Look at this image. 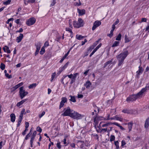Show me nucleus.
Returning <instances> with one entry per match:
<instances>
[{"mask_svg": "<svg viewBox=\"0 0 149 149\" xmlns=\"http://www.w3.org/2000/svg\"><path fill=\"white\" fill-rule=\"evenodd\" d=\"M148 90H149V83L146 84L145 88H142L141 91L137 94L133 95L127 97L126 99V101L128 102L130 101H135L137 98L142 95L143 93Z\"/></svg>", "mask_w": 149, "mask_h": 149, "instance_id": "obj_1", "label": "nucleus"}, {"mask_svg": "<svg viewBox=\"0 0 149 149\" xmlns=\"http://www.w3.org/2000/svg\"><path fill=\"white\" fill-rule=\"evenodd\" d=\"M128 54L129 52L128 51L126 50L117 56L116 58L118 61V66H120L123 64L125 59Z\"/></svg>", "mask_w": 149, "mask_h": 149, "instance_id": "obj_2", "label": "nucleus"}, {"mask_svg": "<svg viewBox=\"0 0 149 149\" xmlns=\"http://www.w3.org/2000/svg\"><path fill=\"white\" fill-rule=\"evenodd\" d=\"M84 117L83 115L73 110V112L71 113V117L74 119L79 120L81 119Z\"/></svg>", "mask_w": 149, "mask_h": 149, "instance_id": "obj_3", "label": "nucleus"}, {"mask_svg": "<svg viewBox=\"0 0 149 149\" xmlns=\"http://www.w3.org/2000/svg\"><path fill=\"white\" fill-rule=\"evenodd\" d=\"M84 24L83 21L81 18H79L78 21H74L73 23L74 27L76 28H78L83 26Z\"/></svg>", "mask_w": 149, "mask_h": 149, "instance_id": "obj_4", "label": "nucleus"}, {"mask_svg": "<svg viewBox=\"0 0 149 149\" xmlns=\"http://www.w3.org/2000/svg\"><path fill=\"white\" fill-rule=\"evenodd\" d=\"M19 95L20 98L22 99L28 94L29 93L28 92L26 91L24 89L23 86L19 88Z\"/></svg>", "mask_w": 149, "mask_h": 149, "instance_id": "obj_5", "label": "nucleus"}, {"mask_svg": "<svg viewBox=\"0 0 149 149\" xmlns=\"http://www.w3.org/2000/svg\"><path fill=\"white\" fill-rule=\"evenodd\" d=\"M65 111L62 114V115L64 116H71V113H72L73 110H71L70 107H68L67 108H65L64 109Z\"/></svg>", "mask_w": 149, "mask_h": 149, "instance_id": "obj_6", "label": "nucleus"}, {"mask_svg": "<svg viewBox=\"0 0 149 149\" xmlns=\"http://www.w3.org/2000/svg\"><path fill=\"white\" fill-rule=\"evenodd\" d=\"M36 22V19L34 17H32L26 21V24L28 26H30L34 24Z\"/></svg>", "mask_w": 149, "mask_h": 149, "instance_id": "obj_7", "label": "nucleus"}, {"mask_svg": "<svg viewBox=\"0 0 149 149\" xmlns=\"http://www.w3.org/2000/svg\"><path fill=\"white\" fill-rule=\"evenodd\" d=\"M101 22L99 21H96L94 23L93 26L92 28V30L93 31L95 29L101 24Z\"/></svg>", "mask_w": 149, "mask_h": 149, "instance_id": "obj_8", "label": "nucleus"}, {"mask_svg": "<svg viewBox=\"0 0 149 149\" xmlns=\"http://www.w3.org/2000/svg\"><path fill=\"white\" fill-rule=\"evenodd\" d=\"M67 99L65 97H63L61 98V101L60 102L59 107V109H61L64 105L65 103L67 102Z\"/></svg>", "mask_w": 149, "mask_h": 149, "instance_id": "obj_9", "label": "nucleus"}, {"mask_svg": "<svg viewBox=\"0 0 149 149\" xmlns=\"http://www.w3.org/2000/svg\"><path fill=\"white\" fill-rule=\"evenodd\" d=\"M76 75H67L68 77L70 79H71V81H70V84H72L75 81V79L76 78Z\"/></svg>", "mask_w": 149, "mask_h": 149, "instance_id": "obj_10", "label": "nucleus"}, {"mask_svg": "<svg viewBox=\"0 0 149 149\" xmlns=\"http://www.w3.org/2000/svg\"><path fill=\"white\" fill-rule=\"evenodd\" d=\"M23 84V82L20 83L13 87L11 89L13 91H14L20 86H22Z\"/></svg>", "mask_w": 149, "mask_h": 149, "instance_id": "obj_11", "label": "nucleus"}, {"mask_svg": "<svg viewBox=\"0 0 149 149\" xmlns=\"http://www.w3.org/2000/svg\"><path fill=\"white\" fill-rule=\"evenodd\" d=\"M23 37L22 34L20 33L19 36L17 37L16 39V41L17 43L20 42L22 40Z\"/></svg>", "mask_w": 149, "mask_h": 149, "instance_id": "obj_12", "label": "nucleus"}, {"mask_svg": "<svg viewBox=\"0 0 149 149\" xmlns=\"http://www.w3.org/2000/svg\"><path fill=\"white\" fill-rule=\"evenodd\" d=\"M3 49L4 52H7L8 54H9L11 52L9 47L7 46H5L3 47Z\"/></svg>", "mask_w": 149, "mask_h": 149, "instance_id": "obj_13", "label": "nucleus"}, {"mask_svg": "<svg viewBox=\"0 0 149 149\" xmlns=\"http://www.w3.org/2000/svg\"><path fill=\"white\" fill-rule=\"evenodd\" d=\"M77 11L79 15H82L85 14L86 12V11L84 9L80 10L78 9Z\"/></svg>", "mask_w": 149, "mask_h": 149, "instance_id": "obj_14", "label": "nucleus"}, {"mask_svg": "<svg viewBox=\"0 0 149 149\" xmlns=\"http://www.w3.org/2000/svg\"><path fill=\"white\" fill-rule=\"evenodd\" d=\"M128 125V129L129 130V131H131L132 129V127L133 125V122L132 121H131L129 123H127Z\"/></svg>", "mask_w": 149, "mask_h": 149, "instance_id": "obj_15", "label": "nucleus"}, {"mask_svg": "<svg viewBox=\"0 0 149 149\" xmlns=\"http://www.w3.org/2000/svg\"><path fill=\"white\" fill-rule=\"evenodd\" d=\"M91 83L89 81H87L84 84L86 88H89L91 85Z\"/></svg>", "mask_w": 149, "mask_h": 149, "instance_id": "obj_16", "label": "nucleus"}, {"mask_svg": "<svg viewBox=\"0 0 149 149\" xmlns=\"http://www.w3.org/2000/svg\"><path fill=\"white\" fill-rule=\"evenodd\" d=\"M68 63H66L63 67H61L59 69L60 73L65 70L68 66Z\"/></svg>", "mask_w": 149, "mask_h": 149, "instance_id": "obj_17", "label": "nucleus"}, {"mask_svg": "<svg viewBox=\"0 0 149 149\" xmlns=\"http://www.w3.org/2000/svg\"><path fill=\"white\" fill-rule=\"evenodd\" d=\"M35 0H24V3L25 5H27L29 3H34L35 2Z\"/></svg>", "mask_w": 149, "mask_h": 149, "instance_id": "obj_18", "label": "nucleus"}, {"mask_svg": "<svg viewBox=\"0 0 149 149\" xmlns=\"http://www.w3.org/2000/svg\"><path fill=\"white\" fill-rule=\"evenodd\" d=\"M149 126V117L146 120L144 127L146 129H148Z\"/></svg>", "mask_w": 149, "mask_h": 149, "instance_id": "obj_19", "label": "nucleus"}, {"mask_svg": "<svg viewBox=\"0 0 149 149\" xmlns=\"http://www.w3.org/2000/svg\"><path fill=\"white\" fill-rule=\"evenodd\" d=\"M27 99H26L24 100H23L21 101L18 102L16 105V106L17 107H19L20 105L22 104L24 102H25L27 100Z\"/></svg>", "mask_w": 149, "mask_h": 149, "instance_id": "obj_20", "label": "nucleus"}, {"mask_svg": "<svg viewBox=\"0 0 149 149\" xmlns=\"http://www.w3.org/2000/svg\"><path fill=\"white\" fill-rule=\"evenodd\" d=\"M10 117L11 118V121L13 123L15 121L16 118L15 116V114L13 113L11 114L10 115Z\"/></svg>", "mask_w": 149, "mask_h": 149, "instance_id": "obj_21", "label": "nucleus"}, {"mask_svg": "<svg viewBox=\"0 0 149 149\" xmlns=\"http://www.w3.org/2000/svg\"><path fill=\"white\" fill-rule=\"evenodd\" d=\"M139 70L136 72L138 74H142L143 71V68L141 67V65L139 66Z\"/></svg>", "mask_w": 149, "mask_h": 149, "instance_id": "obj_22", "label": "nucleus"}, {"mask_svg": "<svg viewBox=\"0 0 149 149\" xmlns=\"http://www.w3.org/2000/svg\"><path fill=\"white\" fill-rule=\"evenodd\" d=\"M122 112L124 113H130L132 112V111L130 109H125L123 110Z\"/></svg>", "mask_w": 149, "mask_h": 149, "instance_id": "obj_23", "label": "nucleus"}, {"mask_svg": "<svg viewBox=\"0 0 149 149\" xmlns=\"http://www.w3.org/2000/svg\"><path fill=\"white\" fill-rule=\"evenodd\" d=\"M72 29L71 28L67 27L65 28V30L66 31L69 32L70 33V36L72 38L73 37V32Z\"/></svg>", "mask_w": 149, "mask_h": 149, "instance_id": "obj_24", "label": "nucleus"}, {"mask_svg": "<svg viewBox=\"0 0 149 149\" xmlns=\"http://www.w3.org/2000/svg\"><path fill=\"white\" fill-rule=\"evenodd\" d=\"M115 120H119L120 121H122L123 118L120 116H119L118 115H116L115 116Z\"/></svg>", "mask_w": 149, "mask_h": 149, "instance_id": "obj_25", "label": "nucleus"}, {"mask_svg": "<svg viewBox=\"0 0 149 149\" xmlns=\"http://www.w3.org/2000/svg\"><path fill=\"white\" fill-rule=\"evenodd\" d=\"M113 59H111V61H107V62H106L105 63H104V67H105L106 66H107L108 65H110L112 64L111 63Z\"/></svg>", "mask_w": 149, "mask_h": 149, "instance_id": "obj_26", "label": "nucleus"}, {"mask_svg": "<svg viewBox=\"0 0 149 149\" xmlns=\"http://www.w3.org/2000/svg\"><path fill=\"white\" fill-rule=\"evenodd\" d=\"M112 125V123L111 122H108L102 125V127H107L108 126L111 125Z\"/></svg>", "mask_w": 149, "mask_h": 149, "instance_id": "obj_27", "label": "nucleus"}, {"mask_svg": "<svg viewBox=\"0 0 149 149\" xmlns=\"http://www.w3.org/2000/svg\"><path fill=\"white\" fill-rule=\"evenodd\" d=\"M37 84L36 83H33L30 84L28 88L29 89H32L35 88L37 85Z\"/></svg>", "mask_w": 149, "mask_h": 149, "instance_id": "obj_28", "label": "nucleus"}, {"mask_svg": "<svg viewBox=\"0 0 149 149\" xmlns=\"http://www.w3.org/2000/svg\"><path fill=\"white\" fill-rule=\"evenodd\" d=\"M119 43L120 42L118 41H115L114 42L111 47H113L117 46L119 45Z\"/></svg>", "mask_w": 149, "mask_h": 149, "instance_id": "obj_29", "label": "nucleus"}, {"mask_svg": "<svg viewBox=\"0 0 149 149\" xmlns=\"http://www.w3.org/2000/svg\"><path fill=\"white\" fill-rule=\"evenodd\" d=\"M36 47V49H40L41 47V42H38L37 44L35 45Z\"/></svg>", "mask_w": 149, "mask_h": 149, "instance_id": "obj_30", "label": "nucleus"}, {"mask_svg": "<svg viewBox=\"0 0 149 149\" xmlns=\"http://www.w3.org/2000/svg\"><path fill=\"white\" fill-rule=\"evenodd\" d=\"M130 40L129 38H128L127 35H125V43H127L129 42Z\"/></svg>", "mask_w": 149, "mask_h": 149, "instance_id": "obj_31", "label": "nucleus"}, {"mask_svg": "<svg viewBox=\"0 0 149 149\" xmlns=\"http://www.w3.org/2000/svg\"><path fill=\"white\" fill-rule=\"evenodd\" d=\"M114 144L116 147V149H119V143L118 141H115Z\"/></svg>", "mask_w": 149, "mask_h": 149, "instance_id": "obj_32", "label": "nucleus"}, {"mask_svg": "<svg viewBox=\"0 0 149 149\" xmlns=\"http://www.w3.org/2000/svg\"><path fill=\"white\" fill-rule=\"evenodd\" d=\"M121 34L120 33H119L116 38V40L118 41L120 40L121 39Z\"/></svg>", "mask_w": 149, "mask_h": 149, "instance_id": "obj_33", "label": "nucleus"}, {"mask_svg": "<svg viewBox=\"0 0 149 149\" xmlns=\"http://www.w3.org/2000/svg\"><path fill=\"white\" fill-rule=\"evenodd\" d=\"M11 1V0H8L7 1L4 2L3 3V4L6 5H8L10 3Z\"/></svg>", "mask_w": 149, "mask_h": 149, "instance_id": "obj_34", "label": "nucleus"}, {"mask_svg": "<svg viewBox=\"0 0 149 149\" xmlns=\"http://www.w3.org/2000/svg\"><path fill=\"white\" fill-rule=\"evenodd\" d=\"M45 47H43L41 49V51H40V54L42 55L44 54V53L45 52Z\"/></svg>", "mask_w": 149, "mask_h": 149, "instance_id": "obj_35", "label": "nucleus"}, {"mask_svg": "<svg viewBox=\"0 0 149 149\" xmlns=\"http://www.w3.org/2000/svg\"><path fill=\"white\" fill-rule=\"evenodd\" d=\"M70 96L71 97L70 100L73 102H75L76 100L75 97L74 96Z\"/></svg>", "mask_w": 149, "mask_h": 149, "instance_id": "obj_36", "label": "nucleus"}, {"mask_svg": "<svg viewBox=\"0 0 149 149\" xmlns=\"http://www.w3.org/2000/svg\"><path fill=\"white\" fill-rule=\"evenodd\" d=\"M83 38V37L80 35H77L76 36V38L78 40H80Z\"/></svg>", "mask_w": 149, "mask_h": 149, "instance_id": "obj_37", "label": "nucleus"}, {"mask_svg": "<svg viewBox=\"0 0 149 149\" xmlns=\"http://www.w3.org/2000/svg\"><path fill=\"white\" fill-rule=\"evenodd\" d=\"M97 43H96V42H94L93 45L91 46L90 47V48L91 49L90 50H91L92 49H93L94 47H95L97 45Z\"/></svg>", "mask_w": 149, "mask_h": 149, "instance_id": "obj_38", "label": "nucleus"}, {"mask_svg": "<svg viewBox=\"0 0 149 149\" xmlns=\"http://www.w3.org/2000/svg\"><path fill=\"white\" fill-rule=\"evenodd\" d=\"M115 137L114 135H111L110 136V141L112 142L115 140Z\"/></svg>", "mask_w": 149, "mask_h": 149, "instance_id": "obj_39", "label": "nucleus"}, {"mask_svg": "<svg viewBox=\"0 0 149 149\" xmlns=\"http://www.w3.org/2000/svg\"><path fill=\"white\" fill-rule=\"evenodd\" d=\"M45 114V112L43 111L39 115V117L40 118H41Z\"/></svg>", "mask_w": 149, "mask_h": 149, "instance_id": "obj_40", "label": "nucleus"}, {"mask_svg": "<svg viewBox=\"0 0 149 149\" xmlns=\"http://www.w3.org/2000/svg\"><path fill=\"white\" fill-rule=\"evenodd\" d=\"M102 44H100L94 49V50L96 52L97 50L101 46Z\"/></svg>", "mask_w": 149, "mask_h": 149, "instance_id": "obj_41", "label": "nucleus"}, {"mask_svg": "<svg viewBox=\"0 0 149 149\" xmlns=\"http://www.w3.org/2000/svg\"><path fill=\"white\" fill-rule=\"evenodd\" d=\"M56 146L59 149H60L61 148V143L59 142L56 144Z\"/></svg>", "mask_w": 149, "mask_h": 149, "instance_id": "obj_42", "label": "nucleus"}, {"mask_svg": "<svg viewBox=\"0 0 149 149\" xmlns=\"http://www.w3.org/2000/svg\"><path fill=\"white\" fill-rule=\"evenodd\" d=\"M81 4V3L80 1V0L79 1V2H75L74 3V5L75 6H79Z\"/></svg>", "mask_w": 149, "mask_h": 149, "instance_id": "obj_43", "label": "nucleus"}, {"mask_svg": "<svg viewBox=\"0 0 149 149\" xmlns=\"http://www.w3.org/2000/svg\"><path fill=\"white\" fill-rule=\"evenodd\" d=\"M113 31L112 30H111L110 31V33L108 35V36L109 37L111 38L113 36Z\"/></svg>", "mask_w": 149, "mask_h": 149, "instance_id": "obj_44", "label": "nucleus"}, {"mask_svg": "<svg viewBox=\"0 0 149 149\" xmlns=\"http://www.w3.org/2000/svg\"><path fill=\"white\" fill-rule=\"evenodd\" d=\"M22 120L20 119H19L18 120V123L17 125V127H19L20 125L21 121Z\"/></svg>", "mask_w": 149, "mask_h": 149, "instance_id": "obj_45", "label": "nucleus"}, {"mask_svg": "<svg viewBox=\"0 0 149 149\" xmlns=\"http://www.w3.org/2000/svg\"><path fill=\"white\" fill-rule=\"evenodd\" d=\"M0 68L2 70H3L5 68V65L1 63L0 65Z\"/></svg>", "mask_w": 149, "mask_h": 149, "instance_id": "obj_46", "label": "nucleus"}, {"mask_svg": "<svg viewBox=\"0 0 149 149\" xmlns=\"http://www.w3.org/2000/svg\"><path fill=\"white\" fill-rule=\"evenodd\" d=\"M49 42L47 41L45 42L44 44V45L43 47H48V46H49Z\"/></svg>", "mask_w": 149, "mask_h": 149, "instance_id": "obj_47", "label": "nucleus"}, {"mask_svg": "<svg viewBox=\"0 0 149 149\" xmlns=\"http://www.w3.org/2000/svg\"><path fill=\"white\" fill-rule=\"evenodd\" d=\"M37 131L40 133L42 132V130L40 127H38L37 128Z\"/></svg>", "mask_w": 149, "mask_h": 149, "instance_id": "obj_48", "label": "nucleus"}, {"mask_svg": "<svg viewBox=\"0 0 149 149\" xmlns=\"http://www.w3.org/2000/svg\"><path fill=\"white\" fill-rule=\"evenodd\" d=\"M56 3V0H53L52 2V3L50 5V6H52L55 5Z\"/></svg>", "mask_w": 149, "mask_h": 149, "instance_id": "obj_49", "label": "nucleus"}, {"mask_svg": "<svg viewBox=\"0 0 149 149\" xmlns=\"http://www.w3.org/2000/svg\"><path fill=\"white\" fill-rule=\"evenodd\" d=\"M147 19L146 18H143L141 19V22H146L147 21Z\"/></svg>", "mask_w": 149, "mask_h": 149, "instance_id": "obj_50", "label": "nucleus"}, {"mask_svg": "<svg viewBox=\"0 0 149 149\" xmlns=\"http://www.w3.org/2000/svg\"><path fill=\"white\" fill-rule=\"evenodd\" d=\"M31 135H30V133H29L28 134H27L25 138V139L26 140L28 139L29 138L30 136Z\"/></svg>", "mask_w": 149, "mask_h": 149, "instance_id": "obj_51", "label": "nucleus"}, {"mask_svg": "<svg viewBox=\"0 0 149 149\" xmlns=\"http://www.w3.org/2000/svg\"><path fill=\"white\" fill-rule=\"evenodd\" d=\"M55 78H56L55 75H52L51 79V82H52Z\"/></svg>", "mask_w": 149, "mask_h": 149, "instance_id": "obj_52", "label": "nucleus"}, {"mask_svg": "<svg viewBox=\"0 0 149 149\" xmlns=\"http://www.w3.org/2000/svg\"><path fill=\"white\" fill-rule=\"evenodd\" d=\"M71 20L70 19L69 20V24L70 25V27L72 29V25L71 24Z\"/></svg>", "mask_w": 149, "mask_h": 149, "instance_id": "obj_53", "label": "nucleus"}, {"mask_svg": "<svg viewBox=\"0 0 149 149\" xmlns=\"http://www.w3.org/2000/svg\"><path fill=\"white\" fill-rule=\"evenodd\" d=\"M126 144L124 140H122L121 141V146H123Z\"/></svg>", "mask_w": 149, "mask_h": 149, "instance_id": "obj_54", "label": "nucleus"}, {"mask_svg": "<svg viewBox=\"0 0 149 149\" xmlns=\"http://www.w3.org/2000/svg\"><path fill=\"white\" fill-rule=\"evenodd\" d=\"M25 110L24 109H22V111H21V112L20 114L24 115V114H25Z\"/></svg>", "mask_w": 149, "mask_h": 149, "instance_id": "obj_55", "label": "nucleus"}, {"mask_svg": "<svg viewBox=\"0 0 149 149\" xmlns=\"http://www.w3.org/2000/svg\"><path fill=\"white\" fill-rule=\"evenodd\" d=\"M3 143V145H4L5 144L4 143H3V141H2L0 142V149H1L2 147Z\"/></svg>", "mask_w": 149, "mask_h": 149, "instance_id": "obj_56", "label": "nucleus"}, {"mask_svg": "<svg viewBox=\"0 0 149 149\" xmlns=\"http://www.w3.org/2000/svg\"><path fill=\"white\" fill-rule=\"evenodd\" d=\"M94 111L95 112L96 114H97V113H98L99 111V109L98 108H96L94 109Z\"/></svg>", "mask_w": 149, "mask_h": 149, "instance_id": "obj_57", "label": "nucleus"}, {"mask_svg": "<svg viewBox=\"0 0 149 149\" xmlns=\"http://www.w3.org/2000/svg\"><path fill=\"white\" fill-rule=\"evenodd\" d=\"M13 18H10V19H9L7 22H6V23L7 24H9V22H10L11 21V20H13Z\"/></svg>", "mask_w": 149, "mask_h": 149, "instance_id": "obj_58", "label": "nucleus"}, {"mask_svg": "<svg viewBox=\"0 0 149 149\" xmlns=\"http://www.w3.org/2000/svg\"><path fill=\"white\" fill-rule=\"evenodd\" d=\"M35 137V136H33L32 135L31 136V140H30V141H31V142H33V140L34 139Z\"/></svg>", "mask_w": 149, "mask_h": 149, "instance_id": "obj_59", "label": "nucleus"}, {"mask_svg": "<svg viewBox=\"0 0 149 149\" xmlns=\"http://www.w3.org/2000/svg\"><path fill=\"white\" fill-rule=\"evenodd\" d=\"M112 123V125H113V124L115 125H116L118 126V127L120 125V124L118 123H116V122Z\"/></svg>", "mask_w": 149, "mask_h": 149, "instance_id": "obj_60", "label": "nucleus"}, {"mask_svg": "<svg viewBox=\"0 0 149 149\" xmlns=\"http://www.w3.org/2000/svg\"><path fill=\"white\" fill-rule=\"evenodd\" d=\"M40 50V49H36V52L35 53V56H36V55H37L38 54Z\"/></svg>", "mask_w": 149, "mask_h": 149, "instance_id": "obj_61", "label": "nucleus"}, {"mask_svg": "<svg viewBox=\"0 0 149 149\" xmlns=\"http://www.w3.org/2000/svg\"><path fill=\"white\" fill-rule=\"evenodd\" d=\"M119 20L118 19H117L116 21L113 24H114L116 25L119 22Z\"/></svg>", "mask_w": 149, "mask_h": 149, "instance_id": "obj_62", "label": "nucleus"}, {"mask_svg": "<svg viewBox=\"0 0 149 149\" xmlns=\"http://www.w3.org/2000/svg\"><path fill=\"white\" fill-rule=\"evenodd\" d=\"M94 122L95 123V125H96L98 124V122L97 120H96L95 118L94 119Z\"/></svg>", "mask_w": 149, "mask_h": 149, "instance_id": "obj_63", "label": "nucleus"}, {"mask_svg": "<svg viewBox=\"0 0 149 149\" xmlns=\"http://www.w3.org/2000/svg\"><path fill=\"white\" fill-rule=\"evenodd\" d=\"M146 31H148V33H149V25L146 27Z\"/></svg>", "mask_w": 149, "mask_h": 149, "instance_id": "obj_64", "label": "nucleus"}]
</instances>
